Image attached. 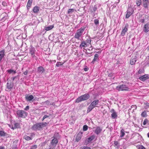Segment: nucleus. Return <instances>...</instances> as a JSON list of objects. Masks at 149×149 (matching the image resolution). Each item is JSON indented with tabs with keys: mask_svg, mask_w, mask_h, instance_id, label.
Listing matches in <instances>:
<instances>
[{
	"mask_svg": "<svg viewBox=\"0 0 149 149\" xmlns=\"http://www.w3.org/2000/svg\"><path fill=\"white\" fill-rule=\"evenodd\" d=\"M143 31L145 33H147L149 31V23H147L144 25Z\"/></svg>",
	"mask_w": 149,
	"mask_h": 149,
	"instance_id": "1a4fd4ad",
	"label": "nucleus"
},
{
	"mask_svg": "<svg viewBox=\"0 0 149 149\" xmlns=\"http://www.w3.org/2000/svg\"><path fill=\"white\" fill-rule=\"evenodd\" d=\"M17 113L18 117L25 118L27 116V113L24 111L18 110L17 112Z\"/></svg>",
	"mask_w": 149,
	"mask_h": 149,
	"instance_id": "7ed1b4c3",
	"label": "nucleus"
},
{
	"mask_svg": "<svg viewBox=\"0 0 149 149\" xmlns=\"http://www.w3.org/2000/svg\"><path fill=\"white\" fill-rule=\"evenodd\" d=\"M147 4L148 3H143V6L146 8H148V6Z\"/></svg>",
	"mask_w": 149,
	"mask_h": 149,
	"instance_id": "de8ad7c7",
	"label": "nucleus"
},
{
	"mask_svg": "<svg viewBox=\"0 0 149 149\" xmlns=\"http://www.w3.org/2000/svg\"><path fill=\"white\" fill-rule=\"evenodd\" d=\"M144 70L143 69H139L138 73L139 74H141L144 72Z\"/></svg>",
	"mask_w": 149,
	"mask_h": 149,
	"instance_id": "c03bdc74",
	"label": "nucleus"
},
{
	"mask_svg": "<svg viewBox=\"0 0 149 149\" xmlns=\"http://www.w3.org/2000/svg\"><path fill=\"white\" fill-rule=\"evenodd\" d=\"M5 55V51L4 50H1L0 51V63L2 58Z\"/></svg>",
	"mask_w": 149,
	"mask_h": 149,
	"instance_id": "dca6fc26",
	"label": "nucleus"
},
{
	"mask_svg": "<svg viewBox=\"0 0 149 149\" xmlns=\"http://www.w3.org/2000/svg\"><path fill=\"white\" fill-rule=\"evenodd\" d=\"M149 79V77L148 74H145L140 77L139 79L142 81H144L146 80Z\"/></svg>",
	"mask_w": 149,
	"mask_h": 149,
	"instance_id": "6e6552de",
	"label": "nucleus"
},
{
	"mask_svg": "<svg viewBox=\"0 0 149 149\" xmlns=\"http://www.w3.org/2000/svg\"><path fill=\"white\" fill-rule=\"evenodd\" d=\"M97 9V8L96 7H95V6L93 8V10L94 12Z\"/></svg>",
	"mask_w": 149,
	"mask_h": 149,
	"instance_id": "5fc2aeb1",
	"label": "nucleus"
},
{
	"mask_svg": "<svg viewBox=\"0 0 149 149\" xmlns=\"http://www.w3.org/2000/svg\"><path fill=\"white\" fill-rule=\"evenodd\" d=\"M7 71L9 74H11L13 73L14 74H15L16 73V71L12 70V69H10L7 70Z\"/></svg>",
	"mask_w": 149,
	"mask_h": 149,
	"instance_id": "473e14b6",
	"label": "nucleus"
},
{
	"mask_svg": "<svg viewBox=\"0 0 149 149\" xmlns=\"http://www.w3.org/2000/svg\"><path fill=\"white\" fill-rule=\"evenodd\" d=\"M34 98L33 96L32 95H27L25 97L26 100L27 101H30L33 100Z\"/></svg>",
	"mask_w": 149,
	"mask_h": 149,
	"instance_id": "a211bd4d",
	"label": "nucleus"
},
{
	"mask_svg": "<svg viewBox=\"0 0 149 149\" xmlns=\"http://www.w3.org/2000/svg\"><path fill=\"white\" fill-rule=\"evenodd\" d=\"M141 22L142 23L144 22V19H141Z\"/></svg>",
	"mask_w": 149,
	"mask_h": 149,
	"instance_id": "680f3d73",
	"label": "nucleus"
},
{
	"mask_svg": "<svg viewBox=\"0 0 149 149\" xmlns=\"http://www.w3.org/2000/svg\"><path fill=\"white\" fill-rule=\"evenodd\" d=\"M7 81H8V82L7 84V88L8 89L12 88L13 86V82L11 81H8V79H7Z\"/></svg>",
	"mask_w": 149,
	"mask_h": 149,
	"instance_id": "0eeeda50",
	"label": "nucleus"
},
{
	"mask_svg": "<svg viewBox=\"0 0 149 149\" xmlns=\"http://www.w3.org/2000/svg\"><path fill=\"white\" fill-rule=\"evenodd\" d=\"M90 97L89 94L86 93L83 95L81 96L78 97L76 100V102H79L83 101L86 100H88Z\"/></svg>",
	"mask_w": 149,
	"mask_h": 149,
	"instance_id": "f03ea898",
	"label": "nucleus"
},
{
	"mask_svg": "<svg viewBox=\"0 0 149 149\" xmlns=\"http://www.w3.org/2000/svg\"><path fill=\"white\" fill-rule=\"evenodd\" d=\"M94 108V107L91 104L88 107L87 111L88 113L90 111Z\"/></svg>",
	"mask_w": 149,
	"mask_h": 149,
	"instance_id": "cd10ccee",
	"label": "nucleus"
},
{
	"mask_svg": "<svg viewBox=\"0 0 149 149\" xmlns=\"http://www.w3.org/2000/svg\"><path fill=\"white\" fill-rule=\"evenodd\" d=\"M88 128V126L86 125H85L83 127V130L84 131H86L87 130Z\"/></svg>",
	"mask_w": 149,
	"mask_h": 149,
	"instance_id": "ea45409f",
	"label": "nucleus"
},
{
	"mask_svg": "<svg viewBox=\"0 0 149 149\" xmlns=\"http://www.w3.org/2000/svg\"><path fill=\"white\" fill-rule=\"evenodd\" d=\"M99 102V100H96L93 101L91 103V104L95 107H96V105L98 104Z\"/></svg>",
	"mask_w": 149,
	"mask_h": 149,
	"instance_id": "aec40b11",
	"label": "nucleus"
},
{
	"mask_svg": "<svg viewBox=\"0 0 149 149\" xmlns=\"http://www.w3.org/2000/svg\"><path fill=\"white\" fill-rule=\"evenodd\" d=\"M148 120L146 119H145L143 121V124L144 125H145L148 123Z\"/></svg>",
	"mask_w": 149,
	"mask_h": 149,
	"instance_id": "79ce46f5",
	"label": "nucleus"
},
{
	"mask_svg": "<svg viewBox=\"0 0 149 149\" xmlns=\"http://www.w3.org/2000/svg\"><path fill=\"white\" fill-rule=\"evenodd\" d=\"M19 124L18 123H15V126L16 127H17L19 125Z\"/></svg>",
	"mask_w": 149,
	"mask_h": 149,
	"instance_id": "13d9d810",
	"label": "nucleus"
},
{
	"mask_svg": "<svg viewBox=\"0 0 149 149\" xmlns=\"http://www.w3.org/2000/svg\"><path fill=\"white\" fill-rule=\"evenodd\" d=\"M95 138V136H92L88 138L86 140V141H87L88 143L91 142V141L93 140Z\"/></svg>",
	"mask_w": 149,
	"mask_h": 149,
	"instance_id": "5701e85b",
	"label": "nucleus"
},
{
	"mask_svg": "<svg viewBox=\"0 0 149 149\" xmlns=\"http://www.w3.org/2000/svg\"><path fill=\"white\" fill-rule=\"evenodd\" d=\"M47 123H38V129L39 130L42 128L47 125Z\"/></svg>",
	"mask_w": 149,
	"mask_h": 149,
	"instance_id": "423d86ee",
	"label": "nucleus"
},
{
	"mask_svg": "<svg viewBox=\"0 0 149 149\" xmlns=\"http://www.w3.org/2000/svg\"><path fill=\"white\" fill-rule=\"evenodd\" d=\"M49 117V116L47 115H45L44 117H43L42 119V121H43L45 118H48Z\"/></svg>",
	"mask_w": 149,
	"mask_h": 149,
	"instance_id": "09e8293b",
	"label": "nucleus"
},
{
	"mask_svg": "<svg viewBox=\"0 0 149 149\" xmlns=\"http://www.w3.org/2000/svg\"><path fill=\"white\" fill-rule=\"evenodd\" d=\"M84 70L85 71H88V69L87 68H84Z\"/></svg>",
	"mask_w": 149,
	"mask_h": 149,
	"instance_id": "052dcab7",
	"label": "nucleus"
},
{
	"mask_svg": "<svg viewBox=\"0 0 149 149\" xmlns=\"http://www.w3.org/2000/svg\"><path fill=\"white\" fill-rule=\"evenodd\" d=\"M83 132H79L76 138V141L78 142L81 139L82 137Z\"/></svg>",
	"mask_w": 149,
	"mask_h": 149,
	"instance_id": "9b49d317",
	"label": "nucleus"
},
{
	"mask_svg": "<svg viewBox=\"0 0 149 149\" xmlns=\"http://www.w3.org/2000/svg\"><path fill=\"white\" fill-rule=\"evenodd\" d=\"M32 129L33 130H37V124L34 125L32 127Z\"/></svg>",
	"mask_w": 149,
	"mask_h": 149,
	"instance_id": "7c9ffc66",
	"label": "nucleus"
},
{
	"mask_svg": "<svg viewBox=\"0 0 149 149\" xmlns=\"http://www.w3.org/2000/svg\"><path fill=\"white\" fill-rule=\"evenodd\" d=\"M110 112L112 113L111 114V116L112 118L115 119L117 117V115L115 111L113 109H112L111 111Z\"/></svg>",
	"mask_w": 149,
	"mask_h": 149,
	"instance_id": "9d476101",
	"label": "nucleus"
},
{
	"mask_svg": "<svg viewBox=\"0 0 149 149\" xmlns=\"http://www.w3.org/2000/svg\"><path fill=\"white\" fill-rule=\"evenodd\" d=\"M18 142V140H15V141H14L12 145V146L11 147L12 149H17V143Z\"/></svg>",
	"mask_w": 149,
	"mask_h": 149,
	"instance_id": "ddd939ff",
	"label": "nucleus"
},
{
	"mask_svg": "<svg viewBox=\"0 0 149 149\" xmlns=\"http://www.w3.org/2000/svg\"><path fill=\"white\" fill-rule=\"evenodd\" d=\"M35 51H36V50L34 47H31L30 49V52L33 57H34L35 56L34 54Z\"/></svg>",
	"mask_w": 149,
	"mask_h": 149,
	"instance_id": "2eb2a0df",
	"label": "nucleus"
},
{
	"mask_svg": "<svg viewBox=\"0 0 149 149\" xmlns=\"http://www.w3.org/2000/svg\"><path fill=\"white\" fill-rule=\"evenodd\" d=\"M29 107L28 106H27L25 108L24 110H29Z\"/></svg>",
	"mask_w": 149,
	"mask_h": 149,
	"instance_id": "3c124183",
	"label": "nucleus"
},
{
	"mask_svg": "<svg viewBox=\"0 0 149 149\" xmlns=\"http://www.w3.org/2000/svg\"><path fill=\"white\" fill-rule=\"evenodd\" d=\"M148 76H149V75Z\"/></svg>",
	"mask_w": 149,
	"mask_h": 149,
	"instance_id": "338daca9",
	"label": "nucleus"
},
{
	"mask_svg": "<svg viewBox=\"0 0 149 149\" xmlns=\"http://www.w3.org/2000/svg\"><path fill=\"white\" fill-rule=\"evenodd\" d=\"M0 149H5V148L3 146H0Z\"/></svg>",
	"mask_w": 149,
	"mask_h": 149,
	"instance_id": "bf43d9fd",
	"label": "nucleus"
},
{
	"mask_svg": "<svg viewBox=\"0 0 149 149\" xmlns=\"http://www.w3.org/2000/svg\"><path fill=\"white\" fill-rule=\"evenodd\" d=\"M63 64V63L60 62H57L56 64V66L57 67H59L60 65H62Z\"/></svg>",
	"mask_w": 149,
	"mask_h": 149,
	"instance_id": "e433bc0d",
	"label": "nucleus"
},
{
	"mask_svg": "<svg viewBox=\"0 0 149 149\" xmlns=\"http://www.w3.org/2000/svg\"><path fill=\"white\" fill-rule=\"evenodd\" d=\"M119 1H120L119 0H118V3L119 2Z\"/></svg>",
	"mask_w": 149,
	"mask_h": 149,
	"instance_id": "69168bd1",
	"label": "nucleus"
},
{
	"mask_svg": "<svg viewBox=\"0 0 149 149\" xmlns=\"http://www.w3.org/2000/svg\"><path fill=\"white\" fill-rule=\"evenodd\" d=\"M33 11L34 13H37V6H36L33 9Z\"/></svg>",
	"mask_w": 149,
	"mask_h": 149,
	"instance_id": "58836bf2",
	"label": "nucleus"
},
{
	"mask_svg": "<svg viewBox=\"0 0 149 149\" xmlns=\"http://www.w3.org/2000/svg\"><path fill=\"white\" fill-rule=\"evenodd\" d=\"M139 149H146L142 145H140L139 147Z\"/></svg>",
	"mask_w": 149,
	"mask_h": 149,
	"instance_id": "8fccbe9b",
	"label": "nucleus"
},
{
	"mask_svg": "<svg viewBox=\"0 0 149 149\" xmlns=\"http://www.w3.org/2000/svg\"><path fill=\"white\" fill-rule=\"evenodd\" d=\"M74 10L73 9H69L68 10V14H72L74 11Z\"/></svg>",
	"mask_w": 149,
	"mask_h": 149,
	"instance_id": "c9c22d12",
	"label": "nucleus"
},
{
	"mask_svg": "<svg viewBox=\"0 0 149 149\" xmlns=\"http://www.w3.org/2000/svg\"><path fill=\"white\" fill-rule=\"evenodd\" d=\"M149 138V132L147 134Z\"/></svg>",
	"mask_w": 149,
	"mask_h": 149,
	"instance_id": "e2e57ef3",
	"label": "nucleus"
},
{
	"mask_svg": "<svg viewBox=\"0 0 149 149\" xmlns=\"http://www.w3.org/2000/svg\"><path fill=\"white\" fill-rule=\"evenodd\" d=\"M141 116L143 117H145L147 116L146 112L145 111H144L142 113Z\"/></svg>",
	"mask_w": 149,
	"mask_h": 149,
	"instance_id": "72a5a7b5",
	"label": "nucleus"
},
{
	"mask_svg": "<svg viewBox=\"0 0 149 149\" xmlns=\"http://www.w3.org/2000/svg\"><path fill=\"white\" fill-rule=\"evenodd\" d=\"M116 89L119 91L128 90V88L125 85H122L117 86L116 87Z\"/></svg>",
	"mask_w": 149,
	"mask_h": 149,
	"instance_id": "20e7f679",
	"label": "nucleus"
},
{
	"mask_svg": "<svg viewBox=\"0 0 149 149\" xmlns=\"http://www.w3.org/2000/svg\"><path fill=\"white\" fill-rule=\"evenodd\" d=\"M146 106L147 107H148L149 108V103H146Z\"/></svg>",
	"mask_w": 149,
	"mask_h": 149,
	"instance_id": "4d7b16f0",
	"label": "nucleus"
},
{
	"mask_svg": "<svg viewBox=\"0 0 149 149\" xmlns=\"http://www.w3.org/2000/svg\"><path fill=\"white\" fill-rule=\"evenodd\" d=\"M136 3L137 6H139L141 3V0H136Z\"/></svg>",
	"mask_w": 149,
	"mask_h": 149,
	"instance_id": "2f4dec72",
	"label": "nucleus"
},
{
	"mask_svg": "<svg viewBox=\"0 0 149 149\" xmlns=\"http://www.w3.org/2000/svg\"><path fill=\"white\" fill-rule=\"evenodd\" d=\"M44 71L45 69L43 67L40 66L38 68V72L42 74Z\"/></svg>",
	"mask_w": 149,
	"mask_h": 149,
	"instance_id": "4be33fe9",
	"label": "nucleus"
},
{
	"mask_svg": "<svg viewBox=\"0 0 149 149\" xmlns=\"http://www.w3.org/2000/svg\"><path fill=\"white\" fill-rule=\"evenodd\" d=\"M28 71L27 70H26L25 72H24V74L25 75H26L28 73Z\"/></svg>",
	"mask_w": 149,
	"mask_h": 149,
	"instance_id": "864d4df0",
	"label": "nucleus"
},
{
	"mask_svg": "<svg viewBox=\"0 0 149 149\" xmlns=\"http://www.w3.org/2000/svg\"><path fill=\"white\" fill-rule=\"evenodd\" d=\"M23 138L26 140L29 141L32 139V136L30 137L26 135H25L24 136Z\"/></svg>",
	"mask_w": 149,
	"mask_h": 149,
	"instance_id": "393cba45",
	"label": "nucleus"
},
{
	"mask_svg": "<svg viewBox=\"0 0 149 149\" xmlns=\"http://www.w3.org/2000/svg\"><path fill=\"white\" fill-rule=\"evenodd\" d=\"M81 149H91V148L88 147L87 146H84L81 148Z\"/></svg>",
	"mask_w": 149,
	"mask_h": 149,
	"instance_id": "a18cd8bd",
	"label": "nucleus"
},
{
	"mask_svg": "<svg viewBox=\"0 0 149 149\" xmlns=\"http://www.w3.org/2000/svg\"><path fill=\"white\" fill-rule=\"evenodd\" d=\"M93 131L97 135L100 134L102 131V128L98 126H96L93 128Z\"/></svg>",
	"mask_w": 149,
	"mask_h": 149,
	"instance_id": "39448f33",
	"label": "nucleus"
},
{
	"mask_svg": "<svg viewBox=\"0 0 149 149\" xmlns=\"http://www.w3.org/2000/svg\"><path fill=\"white\" fill-rule=\"evenodd\" d=\"M12 78V79L13 81L16 78H18V79H19V75L13 77Z\"/></svg>",
	"mask_w": 149,
	"mask_h": 149,
	"instance_id": "49530a36",
	"label": "nucleus"
},
{
	"mask_svg": "<svg viewBox=\"0 0 149 149\" xmlns=\"http://www.w3.org/2000/svg\"><path fill=\"white\" fill-rule=\"evenodd\" d=\"M133 109V111L136 109L137 108V106L136 105H132L131 107Z\"/></svg>",
	"mask_w": 149,
	"mask_h": 149,
	"instance_id": "37998d69",
	"label": "nucleus"
},
{
	"mask_svg": "<svg viewBox=\"0 0 149 149\" xmlns=\"http://www.w3.org/2000/svg\"><path fill=\"white\" fill-rule=\"evenodd\" d=\"M54 27L53 25H50L45 27V29L47 31H49L52 29Z\"/></svg>",
	"mask_w": 149,
	"mask_h": 149,
	"instance_id": "c756f323",
	"label": "nucleus"
},
{
	"mask_svg": "<svg viewBox=\"0 0 149 149\" xmlns=\"http://www.w3.org/2000/svg\"><path fill=\"white\" fill-rule=\"evenodd\" d=\"M1 99V101L2 102H4V100H6V96L4 95H2L0 97Z\"/></svg>",
	"mask_w": 149,
	"mask_h": 149,
	"instance_id": "4c0bfd02",
	"label": "nucleus"
},
{
	"mask_svg": "<svg viewBox=\"0 0 149 149\" xmlns=\"http://www.w3.org/2000/svg\"><path fill=\"white\" fill-rule=\"evenodd\" d=\"M114 146L115 148H118L120 146V143L116 141H114Z\"/></svg>",
	"mask_w": 149,
	"mask_h": 149,
	"instance_id": "a878e982",
	"label": "nucleus"
},
{
	"mask_svg": "<svg viewBox=\"0 0 149 149\" xmlns=\"http://www.w3.org/2000/svg\"><path fill=\"white\" fill-rule=\"evenodd\" d=\"M87 46V43L86 42V41H83L81 42L79 47L80 48L82 49L83 47H85Z\"/></svg>",
	"mask_w": 149,
	"mask_h": 149,
	"instance_id": "6ab92c4d",
	"label": "nucleus"
},
{
	"mask_svg": "<svg viewBox=\"0 0 149 149\" xmlns=\"http://www.w3.org/2000/svg\"><path fill=\"white\" fill-rule=\"evenodd\" d=\"M143 1H148V0H143Z\"/></svg>",
	"mask_w": 149,
	"mask_h": 149,
	"instance_id": "0e129e2a",
	"label": "nucleus"
},
{
	"mask_svg": "<svg viewBox=\"0 0 149 149\" xmlns=\"http://www.w3.org/2000/svg\"><path fill=\"white\" fill-rule=\"evenodd\" d=\"M132 14V13L130 11H129L128 10H127V13L125 17L126 18H129L130 16Z\"/></svg>",
	"mask_w": 149,
	"mask_h": 149,
	"instance_id": "c85d7f7f",
	"label": "nucleus"
},
{
	"mask_svg": "<svg viewBox=\"0 0 149 149\" xmlns=\"http://www.w3.org/2000/svg\"><path fill=\"white\" fill-rule=\"evenodd\" d=\"M58 142V140L55 137H54V138L52 140L51 143L53 146H56V144Z\"/></svg>",
	"mask_w": 149,
	"mask_h": 149,
	"instance_id": "f3484780",
	"label": "nucleus"
},
{
	"mask_svg": "<svg viewBox=\"0 0 149 149\" xmlns=\"http://www.w3.org/2000/svg\"><path fill=\"white\" fill-rule=\"evenodd\" d=\"M94 22L95 24L97 25L99 23V21L98 19H95L94 20Z\"/></svg>",
	"mask_w": 149,
	"mask_h": 149,
	"instance_id": "a19ab883",
	"label": "nucleus"
},
{
	"mask_svg": "<svg viewBox=\"0 0 149 149\" xmlns=\"http://www.w3.org/2000/svg\"><path fill=\"white\" fill-rule=\"evenodd\" d=\"M0 136H1L6 137H8V134L3 130H0Z\"/></svg>",
	"mask_w": 149,
	"mask_h": 149,
	"instance_id": "4468645a",
	"label": "nucleus"
},
{
	"mask_svg": "<svg viewBox=\"0 0 149 149\" xmlns=\"http://www.w3.org/2000/svg\"><path fill=\"white\" fill-rule=\"evenodd\" d=\"M39 22H42V19L41 17H39V20H38Z\"/></svg>",
	"mask_w": 149,
	"mask_h": 149,
	"instance_id": "6e6d98bb",
	"label": "nucleus"
},
{
	"mask_svg": "<svg viewBox=\"0 0 149 149\" xmlns=\"http://www.w3.org/2000/svg\"><path fill=\"white\" fill-rule=\"evenodd\" d=\"M124 132V130L123 129H122L120 131L121 135H120V137H122L124 136L125 134Z\"/></svg>",
	"mask_w": 149,
	"mask_h": 149,
	"instance_id": "f704fd0d",
	"label": "nucleus"
},
{
	"mask_svg": "<svg viewBox=\"0 0 149 149\" xmlns=\"http://www.w3.org/2000/svg\"><path fill=\"white\" fill-rule=\"evenodd\" d=\"M33 0H29L27 3V7L28 8H29L32 3Z\"/></svg>",
	"mask_w": 149,
	"mask_h": 149,
	"instance_id": "bb28decb",
	"label": "nucleus"
},
{
	"mask_svg": "<svg viewBox=\"0 0 149 149\" xmlns=\"http://www.w3.org/2000/svg\"><path fill=\"white\" fill-rule=\"evenodd\" d=\"M99 55L97 54H95L94 55V57L91 63L93 64H94L95 62L96 61L97 59H98Z\"/></svg>",
	"mask_w": 149,
	"mask_h": 149,
	"instance_id": "b1692460",
	"label": "nucleus"
},
{
	"mask_svg": "<svg viewBox=\"0 0 149 149\" xmlns=\"http://www.w3.org/2000/svg\"><path fill=\"white\" fill-rule=\"evenodd\" d=\"M137 57L136 56H135L134 58H132L131 59L130 61V63L131 65H134L135 64L137 60Z\"/></svg>",
	"mask_w": 149,
	"mask_h": 149,
	"instance_id": "412c9836",
	"label": "nucleus"
},
{
	"mask_svg": "<svg viewBox=\"0 0 149 149\" xmlns=\"http://www.w3.org/2000/svg\"><path fill=\"white\" fill-rule=\"evenodd\" d=\"M128 25L127 24H126L125 25V27L123 29L121 33V35L122 36H124L125 34V33L128 30Z\"/></svg>",
	"mask_w": 149,
	"mask_h": 149,
	"instance_id": "f8f14e48",
	"label": "nucleus"
},
{
	"mask_svg": "<svg viewBox=\"0 0 149 149\" xmlns=\"http://www.w3.org/2000/svg\"><path fill=\"white\" fill-rule=\"evenodd\" d=\"M149 1H143V3H149Z\"/></svg>",
	"mask_w": 149,
	"mask_h": 149,
	"instance_id": "603ef678",
	"label": "nucleus"
},
{
	"mask_svg": "<svg viewBox=\"0 0 149 149\" xmlns=\"http://www.w3.org/2000/svg\"><path fill=\"white\" fill-rule=\"evenodd\" d=\"M85 29V27H83L78 30L75 33L74 38H75L79 40L80 37L82 35Z\"/></svg>",
	"mask_w": 149,
	"mask_h": 149,
	"instance_id": "f257e3e1",
	"label": "nucleus"
}]
</instances>
